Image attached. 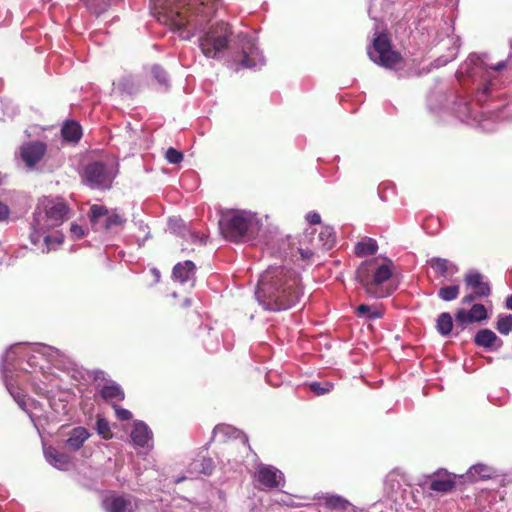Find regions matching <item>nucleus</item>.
Masks as SVG:
<instances>
[{
  "label": "nucleus",
  "instance_id": "8fccbe9b",
  "mask_svg": "<svg viewBox=\"0 0 512 512\" xmlns=\"http://www.w3.org/2000/svg\"><path fill=\"white\" fill-rule=\"evenodd\" d=\"M298 253L303 261L308 262L313 257V251L311 249L299 248Z\"/></svg>",
  "mask_w": 512,
  "mask_h": 512
},
{
  "label": "nucleus",
  "instance_id": "39448f33",
  "mask_svg": "<svg viewBox=\"0 0 512 512\" xmlns=\"http://www.w3.org/2000/svg\"><path fill=\"white\" fill-rule=\"evenodd\" d=\"M261 221L255 213L246 210H233L224 213L219 227L225 239L232 242L252 240L261 228Z\"/></svg>",
  "mask_w": 512,
  "mask_h": 512
},
{
  "label": "nucleus",
  "instance_id": "473e14b6",
  "mask_svg": "<svg viewBox=\"0 0 512 512\" xmlns=\"http://www.w3.org/2000/svg\"><path fill=\"white\" fill-rule=\"evenodd\" d=\"M108 212L109 211L105 207H103V206L93 205L90 208V221L94 225L101 226L102 223H103V220L106 218Z\"/></svg>",
  "mask_w": 512,
  "mask_h": 512
},
{
  "label": "nucleus",
  "instance_id": "4c0bfd02",
  "mask_svg": "<svg viewBox=\"0 0 512 512\" xmlns=\"http://www.w3.org/2000/svg\"><path fill=\"white\" fill-rule=\"evenodd\" d=\"M319 239L323 242V247L325 249H331L335 242V237L333 234V231L329 227H325L320 233H319Z\"/></svg>",
  "mask_w": 512,
  "mask_h": 512
},
{
  "label": "nucleus",
  "instance_id": "412c9836",
  "mask_svg": "<svg viewBox=\"0 0 512 512\" xmlns=\"http://www.w3.org/2000/svg\"><path fill=\"white\" fill-rule=\"evenodd\" d=\"M44 455L46 461L57 469L65 470L70 464V457L54 447L45 448Z\"/></svg>",
  "mask_w": 512,
  "mask_h": 512
},
{
  "label": "nucleus",
  "instance_id": "4468645a",
  "mask_svg": "<svg viewBox=\"0 0 512 512\" xmlns=\"http://www.w3.org/2000/svg\"><path fill=\"white\" fill-rule=\"evenodd\" d=\"M195 271V264L190 260H186L174 266L172 276L180 284L188 283L190 287H193L195 284Z\"/></svg>",
  "mask_w": 512,
  "mask_h": 512
},
{
  "label": "nucleus",
  "instance_id": "a18cd8bd",
  "mask_svg": "<svg viewBox=\"0 0 512 512\" xmlns=\"http://www.w3.org/2000/svg\"><path fill=\"white\" fill-rule=\"evenodd\" d=\"M456 321L462 326H465L468 323H472L469 311H466L464 309L458 310V312L456 313Z\"/></svg>",
  "mask_w": 512,
  "mask_h": 512
},
{
  "label": "nucleus",
  "instance_id": "0eeeda50",
  "mask_svg": "<svg viewBox=\"0 0 512 512\" xmlns=\"http://www.w3.org/2000/svg\"><path fill=\"white\" fill-rule=\"evenodd\" d=\"M367 53L374 63L385 68H394L401 62L400 54L392 50L389 38L385 34H379L374 39Z\"/></svg>",
  "mask_w": 512,
  "mask_h": 512
},
{
  "label": "nucleus",
  "instance_id": "423d86ee",
  "mask_svg": "<svg viewBox=\"0 0 512 512\" xmlns=\"http://www.w3.org/2000/svg\"><path fill=\"white\" fill-rule=\"evenodd\" d=\"M25 347L21 344L12 345L2 357L1 361V372L3 376L4 383L10 395L17 402L19 407L23 410H26V400L25 395L22 393V390L15 385L14 380V369H15V361L17 358L22 357L25 354Z\"/></svg>",
  "mask_w": 512,
  "mask_h": 512
},
{
  "label": "nucleus",
  "instance_id": "393cba45",
  "mask_svg": "<svg viewBox=\"0 0 512 512\" xmlns=\"http://www.w3.org/2000/svg\"><path fill=\"white\" fill-rule=\"evenodd\" d=\"M494 474L495 471L492 467L479 463L470 467L467 472V478L472 482H476L479 480L489 479Z\"/></svg>",
  "mask_w": 512,
  "mask_h": 512
},
{
  "label": "nucleus",
  "instance_id": "864d4df0",
  "mask_svg": "<svg viewBox=\"0 0 512 512\" xmlns=\"http://www.w3.org/2000/svg\"><path fill=\"white\" fill-rule=\"evenodd\" d=\"M478 296L475 295V293L473 292L472 294H469V295H466L463 299H462V302L464 304H469L471 303L472 301H474Z\"/></svg>",
  "mask_w": 512,
  "mask_h": 512
},
{
  "label": "nucleus",
  "instance_id": "9b49d317",
  "mask_svg": "<svg viewBox=\"0 0 512 512\" xmlns=\"http://www.w3.org/2000/svg\"><path fill=\"white\" fill-rule=\"evenodd\" d=\"M17 377L29 381L34 391L39 395L48 394L54 386L53 382L55 380L54 375L46 372L43 367L34 372H21V375L17 374Z\"/></svg>",
  "mask_w": 512,
  "mask_h": 512
},
{
  "label": "nucleus",
  "instance_id": "1a4fd4ad",
  "mask_svg": "<svg viewBox=\"0 0 512 512\" xmlns=\"http://www.w3.org/2000/svg\"><path fill=\"white\" fill-rule=\"evenodd\" d=\"M254 479L258 483L257 488L260 490L274 489L284 486V474L272 465L263 463L258 464Z\"/></svg>",
  "mask_w": 512,
  "mask_h": 512
},
{
  "label": "nucleus",
  "instance_id": "79ce46f5",
  "mask_svg": "<svg viewBox=\"0 0 512 512\" xmlns=\"http://www.w3.org/2000/svg\"><path fill=\"white\" fill-rule=\"evenodd\" d=\"M165 158L171 164H178L183 160V154L180 151L170 147L165 153Z\"/></svg>",
  "mask_w": 512,
  "mask_h": 512
},
{
  "label": "nucleus",
  "instance_id": "72a5a7b5",
  "mask_svg": "<svg viewBox=\"0 0 512 512\" xmlns=\"http://www.w3.org/2000/svg\"><path fill=\"white\" fill-rule=\"evenodd\" d=\"M459 285L445 286L439 289L438 296L443 301H453L459 295Z\"/></svg>",
  "mask_w": 512,
  "mask_h": 512
},
{
  "label": "nucleus",
  "instance_id": "6e6d98bb",
  "mask_svg": "<svg viewBox=\"0 0 512 512\" xmlns=\"http://www.w3.org/2000/svg\"><path fill=\"white\" fill-rule=\"evenodd\" d=\"M506 307L510 310H512V295L507 297L506 299Z\"/></svg>",
  "mask_w": 512,
  "mask_h": 512
},
{
  "label": "nucleus",
  "instance_id": "f3484780",
  "mask_svg": "<svg viewBox=\"0 0 512 512\" xmlns=\"http://www.w3.org/2000/svg\"><path fill=\"white\" fill-rule=\"evenodd\" d=\"M214 436L220 439H240L242 447L244 450H248L249 446L247 445L248 439L245 435L242 434L238 429L230 426V425H218L214 428Z\"/></svg>",
  "mask_w": 512,
  "mask_h": 512
},
{
  "label": "nucleus",
  "instance_id": "b1692460",
  "mask_svg": "<svg viewBox=\"0 0 512 512\" xmlns=\"http://www.w3.org/2000/svg\"><path fill=\"white\" fill-rule=\"evenodd\" d=\"M99 393L104 400L109 402L122 401L125 396L122 388L115 382L103 385Z\"/></svg>",
  "mask_w": 512,
  "mask_h": 512
},
{
  "label": "nucleus",
  "instance_id": "37998d69",
  "mask_svg": "<svg viewBox=\"0 0 512 512\" xmlns=\"http://www.w3.org/2000/svg\"><path fill=\"white\" fill-rule=\"evenodd\" d=\"M310 390L314 392L316 395H324L328 392H330L333 388V385L330 383H326L325 386H323L319 382H312L310 385Z\"/></svg>",
  "mask_w": 512,
  "mask_h": 512
},
{
  "label": "nucleus",
  "instance_id": "2eb2a0df",
  "mask_svg": "<svg viewBox=\"0 0 512 512\" xmlns=\"http://www.w3.org/2000/svg\"><path fill=\"white\" fill-rule=\"evenodd\" d=\"M130 437L135 447H151L152 431L144 422L138 421L134 424Z\"/></svg>",
  "mask_w": 512,
  "mask_h": 512
},
{
  "label": "nucleus",
  "instance_id": "c756f323",
  "mask_svg": "<svg viewBox=\"0 0 512 512\" xmlns=\"http://www.w3.org/2000/svg\"><path fill=\"white\" fill-rule=\"evenodd\" d=\"M453 328V320L449 313L443 312L438 316L437 319V330L443 335L447 336L451 333Z\"/></svg>",
  "mask_w": 512,
  "mask_h": 512
},
{
  "label": "nucleus",
  "instance_id": "20e7f679",
  "mask_svg": "<svg viewBox=\"0 0 512 512\" xmlns=\"http://www.w3.org/2000/svg\"><path fill=\"white\" fill-rule=\"evenodd\" d=\"M393 273L391 261L379 263L376 259L364 261L356 271V280L373 298H384L392 293L386 285Z\"/></svg>",
  "mask_w": 512,
  "mask_h": 512
},
{
  "label": "nucleus",
  "instance_id": "7ed1b4c3",
  "mask_svg": "<svg viewBox=\"0 0 512 512\" xmlns=\"http://www.w3.org/2000/svg\"><path fill=\"white\" fill-rule=\"evenodd\" d=\"M70 208L64 199L45 198L34 213L30 239L38 244L41 236L54 227L62 225L69 218Z\"/></svg>",
  "mask_w": 512,
  "mask_h": 512
},
{
  "label": "nucleus",
  "instance_id": "c03bdc74",
  "mask_svg": "<svg viewBox=\"0 0 512 512\" xmlns=\"http://www.w3.org/2000/svg\"><path fill=\"white\" fill-rule=\"evenodd\" d=\"M168 228L174 233L183 234L185 230L184 223L181 219L170 218L168 222Z\"/></svg>",
  "mask_w": 512,
  "mask_h": 512
},
{
  "label": "nucleus",
  "instance_id": "5fc2aeb1",
  "mask_svg": "<svg viewBox=\"0 0 512 512\" xmlns=\"http://www.w3.org/2000/svg\"><path fill=\"white\" fill-rule=\"evenodd\" d=\"M151 273L154 275L155 281L158 282L160 280V271L157 270L156 268H153L151 270Z\"/></svg>",
  "mask_w": 512,
  "mask_h": 512
},
{
  "label": "nucleus",
  "instance_id": "a211bd4d",
  "mask_svg": "<svg viewBox=\"0 0 512 512\" xmlns=\"http://www.w3.org/2000/svg\"><path fill=\"white\" fill-rule=\"evenodd\" d=\"M89 437V431L85 427L78 426L68 433V438L66 439L65 444L70 450L78 451L82 448L83 444L89 439Z\"/></svg>",
  "mask_w": 512,
  "mask_h": 512
},
{
  "label": "nucleus",
  "instance_id": "a878e982",
  "mask_svg": "<svg viewBox=\"0 0 512 512\" xmlns=\"http://www.w3.org/2000/svg\"><path fill=\"white\" fill-rule=\"evenodd\" d=\"M499 339L497 335L489 329H482L475 335V343L478 346L492 348Z\"/></svg>",
  "mask_w": 512,
  "mask_h": 512
},
{
  "label": "nucleus",
  "instance_id": "58836bf2",
  "mask_svg": "<svg viewBox=\"0 0 512 512\" xmlns=\"http://www.w3.org/2000/svg\"><path fill=\"white\" fill-rule=\"evenodd\" d=\"M470 318L472 322H477L486 319L487 311L484 305L482 304H474L472 308L469 310Z\"/></svg>",
  "mask_w": 512,
  "mask_h": 512
},
{
  "label": "nucleus",
  "instance_id": "cd10ccee",
  "mask_svg": "<svg viewBox=\"0 0 512 512\" xmlns=\"http://www.w3.org/2000/svg\"><path fill=\"white\" fill-rule=\"evenodd\" d=\"M62 136L65 140L76 142L81 138V126L73 121L66 122L62 128Z\"/></svg>",
  "mask_w": 512,
  "mask_h": 512
},
{
  "label": "nucleus",
  "instance_id": "9d476101",
  "mask_svg": "<svg viewBox=\"0 0 512 512\" xmlns=\"http://www.w3.org/2000/svg\"><path fill=\"white\" fill-rule=\"evenodd\" d=\"M241 49L242 54L239 65L242 68L254 69L264 64V57L260 53L253 37L243 36L241 39Z\"/></svg>",
  "mask_w": 512,
  "mask_h": 512
},
{
  "label": "nucleus",
  "instance_id": "3c124183",
  "mask_svg": "<svg viewBox=\"0 0 512 512\" xmlns=\"http://www.w3.org/2000/svg\"><path fill=\"white\" fill-rule=\"evenodd\" d=\"M306 220L310 224L315 225V224H319L321 222V217L317 212H309L306 215Z\"/></svg>",
  "mask_w": 512,
  "mask_h": 512
},
{
  "label": "nucleus",
  "instance_id": "f257e3e1",
  "mask_svg": "<svg viewBox=\"0 0 512 512\" xmlns=\"http://www.w3.org/2000/svg\"><path fill=\"white\" fill-rule=\"evenodd\" d=\"M216 0H151L153 15L162 24L190 39L201 31L198 46L208 59L219 60L224 56L232 35L229 24L221 22L204 30L203 27L215 11Z\"/></svg>",
  "mask_w": 512,
  "mask_h": 512
},
{
  "label": "nucleus",
  "instance_id": "c85d7f7f",
  "mask_svg": "<svg viewBox=\"0 0 512 512\" xmlns=\"http://www.w3.org/2000/svg\"><path fill=\"white\" fill-rule=\"evenodd\" d=\"M43 238L46 249L43 252H50L52 250H56L59 246L62 245L64 236L61 233H56L55 235H50L48 232L41 236Z\"/></svg>",
  "mask_w": 512,
  "mask_h": 512
},
{
  "label": "nucleus",
  "instance_id": "de8ad7c7",
  "mask_svg": "<svg viewBox=\"0 0 512 512\" xmlns=\"http://www.w3.org/2000/svg\"><path fill=\"white\" fill-rule=\"evenodd\" d=\"M202 470L201 472L204 474H211L213 470V462L211 459H203L201 462Z\"/></svg>",
  "mask_w": 512,
  "mask_h": 512
},
{
  "label": "nucleus",
  "instance_id": "dca6fc26",
  "mask_svg": "<svg viewBox=\"0 0 512 512\" xmlns=\"http://www.w3.org/2000/svg\"><path fill=\"white\" fill-rule=\"evenodd\" d=\"M454 477L447 471H438L431 477L430 489L440 493H446L453 489Z\"/></svg>",
  "mask_w": 512,
  "mask_h": 512
},
{
  "label": "nucleus",
  "instance_id": "052dcab7",
  "mask_svg": "<svg viewBox=\"0 0 512 512\" xmlns=\"http://www.w3.org/2000/svg\"><path fill=\"white\" fill-rule=\"evenodd\" d=\"M185 305H187V306L190 305V300L186 299L185 300Z\"/></svg>",
  "mask_w": 512,
  "mask_h": 512
},
{
  "label": "nucleus",
  "instance_id": "ddd939ff",
  "mask_svg": "<svg viewBox=\"0 0 512 512\" xmlns=\"http://www.w3.org/2000/svg\"><path fill=\"white\" fill-rule=\"evenodd\" d=\"M47 146L40 141L24 143L20 147L21 159L29 168H33L45 155Z\"/></svg>",
  "mask_w": 512,
  "mask_h": 512
},
{
  "label": "nucleus",
  "instance_id": "f704fd0d",
  "mask_svg": "<svg viewBox=\"0 0 512 512\" xmlns=\"http://www.w3.org/2000/svg\"><path fill=\"white\" fill-rule=\"evenodd\" d=\"M125 219L116 212H108L106 218L103 220L102 227L109 230L117 226H121Z\"/></svg>",
  "mask_w": 512,
  "mask_h": 512
},
{
  "label": "nucleus",
  "instance_id": "4d7b16f0",
  "mask_svg": "<svg viewBox=\"0 0 512 512\" xmlns=\"http://www.w3.org/2000/svg\"><path fill=\"white\" fill-rule=\"evenodd\" d=\"M469 60L471 63H474V65H477L479 59L475 56H471Z\"/></svg>",
  "mask_w": 512,
  "mask_h": 512
},
{
  "label": "nucleus",
  "instance_id": "bf43d9fd",
  "mask_svg": "<svg viewBox=\"0 0 512 512\" xmlns=\"http://www.w3.org/2000/svg\"><path fill=\"white\" fill-rule=\"evenodd\" d=\"M233 448H234V444H233V443H231V444H229V445H228V449H229V450H232Z\"/></svg>",
  "mask_w": 512,
  "mask_h": 512
},
{
  "label": "nucleus",
  "instance_id": "680f3d73",
  "mask_svg": "<svg viewBox=\"0 0 512 512\" xmlns=\"http://www.w3.org/2000/svg\"><path fill=\"white\" fill-rule=\"evenodd\" d=\"M28 415H29V418H30L32 421H34L33 415H32L31 413H28Z\"/></svg>",
  "mask_w": 512,
  "mask_h": 512
},
{
  "label": "nucleus",
  "instance_id": "f8f14e48",
  "mask_svg": "<svg viewBox=\"0 0 512 512\" xmlns=\"http://www.w3.org/2000/svg\"><path fill=\"white\" fill-rule=\"evenodd\" d=\"M103 507L106 512H135L138 505L130 495H111L104 499Z\"/></svg>",
  "mask_w": 512,
  "mask_h": 512
},
{
  "label": "nucleus",
  "instance_id": "aec40b11",
  "mask_svg": "<svg viewBox=\"0 0 512 512\" xmlns=\"http://www.w3.org/2000/svg\"><path fill=\"white\" fill-rule=\"evenodd\" d=\"M505 66H506V62L500 61L495 66H491L490 70L485 71V75H484L485 82H484L482 88L478 92V96H477L478 101H484L485 96L488 93H490L493 89H495V87H496V79L494 77H492V72L500 71Z\"/></svg>",
  "mask_w": 512,
  "mask_h": 512
},
{
  "label": "nucleus",
  "instance_id": "13d9d810",
  "mask_svg": "<svg viewBox=\"0 0 512 512\" xmlns=\"http://www.w3.org/2000/svg\"><path fill=\"white\" fill-rule=\"evenodd\" d=\"M185 479H186L185 477L177 478V479H175V483H180V482H182Z\"/></svg>",
  "mask_w": 512,
  "mask_h": 512
},
{
  "label": "nucleus",
  "instance_id": "6ab92c4d",
  "mask_svg": "<svg viewBox=\"0 0 512 512\" xmlns=\"http://www.w3.org/2000/svg\"><path fill=\"white\" fill-rule=\"evenodd\" d=\"M466 284L473 289L478 297H486L490 295V286L483 281V276L478 272H470L465 278Z\"/></svg>",
  "mask_w": 512,
  "mask_h": 512
},
{
  "label": "nucleus",
  "instance_id": "09e8293b",
  "mask_svg": "<svg viewBox=\"0 0 512 512\" xmlns=\"http://www.w3.org/2000/svg\"><path fill=\"white\" fill-rule=\"evenodd\" d=\"M70 231L72 235L75 236L76 238H81L84 236V229L82 228V226L76 223L71 224Z\"/></svg>",
  "mask_w": 512,
  "mask_h": 512
},
{
  "label": "nucleus",
  "instance_id": "2f4dec72",
  "mask_svg": "<svg viewBox=\"0 0 512 512\" xmlns=\"http://www.w3.org/2000/svg\"><path fill=\"white\" fill-rule=\"evenodd\" d=\"M455 113L462 121L474 118L471 105L465 99H461L460 102L456 104Z\"/></svg>",
  "mask_w": 512,
  "mask_h": 512
},
{
  "label": "nucleus",
  "instance_id": "603ef678",
  "mask_svg": "<svg viewBox=\"0 0 512 512\" xmlns=\"http://www.w3.org/2000/svg\"><path fill=\"white\" fill-rule=\"evenodd\" d=\"M9 215V208L4 203L0 202V221L7 219Z\"/></svg>",
  "mask_w": 512,
  "mask_h": 512
},
{
  "label": "nucleus",
  "instance_id": "7c9ffc66",
  "mask_svg": "<svg viewBox=\"0 0 512 512\" xmlns=\"http://www.w3.org/2000/svg\"><path fill=\"white\" fill-rule=\"evenodd\" d=\"M356 311L359 316H365L368 319L381 318L383 315L382 311L377 306H370L366 304L359 305Z\"/></svg>",
  "mask_w": 512,
  "mask_h": 512
},
{
  "label": "nucleus",
  "instance_id": "bb28decb",
  "mask_svg": "<svg viewBox=\"0 0 512 512\" xmlns=\"http://www.w3.org/2000/svg\"><path fill=\"white\" fill-rule=\"evenodd\" d=\"M378 249L377 242L371 238H365L359 241L355 246V253L359 257L373 255Z\"/></svg>",
  "mask_w": 512,
  "mask_h": 512
},
{
  "label": "nucleus",
  "instance_id": "5701e85b",
  "mask_svg": "<svg viewBox=\"0 0 512 512\" xmlns=\"http://www.w3.org/2000/svg\"><path fill=\"white\" fill-rule=\"evenodd\" d=\"M430 266L434 269V271L442 277H447L448 275H453L458 271L457 267L450 261L444 258H432L429 261Z\"/></svg>",
  "mask_w": 512,
  "mask_h": 512
},
{
  "label": "nucleus",
  "instance_id": "a19ab883",
  "mask_svg": "<svg viewBox=\"0 0 512 512\" xmlns=\"http://www.w3.org/2000/svg\"><path fill=\"white\" fill-rule=\"evenodd\" d=\"M152 74L154 78L165 87V89L168 88V76L164 69H162L160 66H153L152 67Z\"/></svg>",
  "mask_w": 512,
  "mask_h": 512
},
{
  "label": "nucleus",
  "instance_id": "ea45409f",
  "mask_svg": "<svg viewBox=\"0 0 512 512\" xmlns=\"http://www.w3.org/2000/svg\"><path fill=\"white\" fill-rule=\"evenodd\" d=\"M95 429L97 433L102 436L104 439H109L112 437L110 431V425L107 420L104 418H98L96 421Z\"/></svg>",
  "mask_w": 512,
  "mask_h": 512
},
{
  "label": "nucleus",
  "instance_id": "c9c22d12",
  "mask_svg": "<svg viewBox=\"0 0 512 512\" xmlns=\"http://www.w3.org/2000/svg\"><path fill=\"white\" fill-rule=\"evenodd\" d=\"M325 503L330 508L340 509V510H346L349 505V502L346 499L342 498L341 496H337V495H332V496L326 497Z\"/></svg>",
  "mask_w": 512,
  "mask_h": 512
},
{
  "label": "nucleus",
  "instance_id": "4be33fe9",
  "mask_svg": "<svg viewBox=\"0 0 512 512\" xmlns=\"http://www.w3.org/2000/svg\"><path fill=\"white\" fill-rule=\"evenodd\" d=\"M33 351L45 357L50 363H62L65 354L60 350L44 344H36Z\"/></svg>",
  "mask_w": 512,
  "mask_h": 512
},
{
  "label": "nucleus",
  "instance_id": "e433bc0d",
  "mask_svg": "<svg viewBox=\"0 0 512 512\" xmlns=\"http://www.w3.org/2000/svg\"><path fill=\"white\" fill-rule=\"evenodd\" d=\"M496 328L501 334L508 335L512 331V314L499 317Z\"/></svg>",
  "mask_w": 512,
  "mask_h": 512
},
{
  "label": "nucleus",
  "instance_id": "49530a36",
  "mask_svg": "<svg viewBox=\"0 0 512 512\" xmlns=\"http://www.w3.org/2000/svg\"><path fill=\"white\" fill-rule=\"evenodd\" d=\"M115 409V413L118 419L120 420H130L132 418V413L124 408H121L117 405L113 406Z\"/></svg>",
  "mask_w": 512,
  "mask_h": 512
},
{
  "label": "nucleus",
  "instance_id": "6e6552de",
  "mask_svg": "<svg viewBox=\"0 0 512 512\" xmlns=\"http://www.w3.org/2000/svg\"><path fill=\"white\" fill-rule=\"evenodd\" d=\"M115 172L105 163L95 161L85 166L82 172L83 182L91 189H108L111 187Z\"/></svg>",
  "mask_w": 512,
  "mask_h": 512
},
{
  "label": "nucleus",
  "instance_id": "f03ea898",
  "mask_svg": "<svg viewBox=\"0 0 512 512\" xmlns=\"http://www.w3.org/2000/svg\"><path fill=\"white\" fill-rule=\"evenodd\" d=\"M255 295L266 310L289 309L303 295L299 275L284 266H270L261 275Z\"/></svg>",
  "mask_w": 512,
  "mask_h": 512
}]
</instances>
